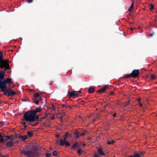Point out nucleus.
<instances>
[{
	"label": "nucleus",
	"instance_id": "f257e3e1",
	"mask_svg": "<svg viewBox=\"0 0 157 157\" xmlns=\"http://www.w3.org/2000/svg\"><path fill=\"white\" fill-rule=\"evenodd\" d=\"M34 114L32 110L26 112L23 117L24 118L23 121L25 120L26 121H28V124H31V122H33V121L34 120Z\"/></svg>",
	"mask_w": 157,
	"mask_h": 157
},
{
	"label": "nucleus",
	"instance_id": "f03ea898",
	"mask_svg": "<svg viewBox=\"0 0 157 157\" xmlns=\"http://www.w3.org/2000/svg\"><path fill=\"white\" fill-rule=\"evenodd\" d=\"M21 153L22 154L25 155L27 157H34L35 156L40 157L42 155L40 153L28 150L26 151L22 150Z\"/></svg>",
	"mask_w": 157,
	"mask_h": 157
},
{
	"label": "nucleus",
	"instance_id": "7ed1b4c3",
	"mask_svg": "<svg viewBox=\"0 0 157 157\" xmlns=\"http://www.w3.org/2000/svg\"><path fill=\"white\" fill-rule=\"evenodd\" d=\"M68 136V132H67L63 136L62 139H60L59 145L61 146H65L69 147L70 146V143L67 141V138Z\"/></svg>",
	"mask_w": 157,
	"mask_h": 157
},
{
	"label": "nucleus",
	"instance_id": "20e7f679",
	"mask_svg": "<svg viewBox=\"0 0 157 157\" xmlns=\"http://www.w3.org/2000/svg\"><path fill=\"white\" fill-rule=\"evenodd\" d=\"M0 67L1 69H2L3 68H5L4 71H3L5 72L7 70L10 69L9 63L6 62L4 60L1 63V64L0 65Z\"/></svg>",
	"mask_w": 157,
	"mask_h": 157
},
{
	"label": "nucleus",
	"instance_id": "39448f33",
	"mask_svg": "<svg viewBox=\"0 0 157 157\" xmlns=\"http://www.w3.org/2000/svg\"><path fill=\"white\" fill-rule=\"evenodd\" d=\"M140 74L139 70H134L131 73V75L133 78H135L138 77Z\"/></svg>",
	"mask_w": 157,
	"mask_h": 157
},
{
	"label": "nucleus",
	"instance_id": "423d86ee",
	"mask_svg": "<svg viewBox=\"0 0 157 157\" xmlns=\"http://www.w3.org/2000/svg\"><path fill=\"white\" fill-rule=\"evenodd\" d=\"M3 72V74L0 77V85L6 86L7 84L6 79L2 81L4 78V75H5V72Z\"/></svg>",
	"mask_w": 157,
	"mask_h": 157
},
{
	"label": "nucleus",
	"instance_id": "0eeeda50",
	"mask_svg": "<svg viewBox=\"0 0 157 157\" xmlns=\"http://www.w3.org/2000/svg\"><path fill=\"white\" fill-rule=\"evenodd\" d=\"M109 89V87L108 85H105L104 86L99 90L97 91L98 93L102 94L104 93L105 91L107 89Z\"/></svg>",
	"mask_w": 157,
	"mask_h": 157
},
{
	"label": "nucleus",
	"instance_id": "6e6552de",
	"mask_svg": "<svg viewBox=\"0 0 157 157\" xmlns=\"http://www.w3.org/2000/svg\"><path fill=\"white\" fill-rule=\"evenodd\" d=\"M73 135H74V138L75 140L78 139L80 136L79 132L76 130H75L73 132Z\"/></svg>",
	"mask_w": 157,
	"mask_h": 157
},
{
	"label": "nucleus",
	"instance_id": "1a4fd4ad",
	"mask_svg": "<svg viewBox=\"0 0 157 157\" xmlns=\"http://www.w3.org/2000/svg\"><path fill=\"white\" fill-rule=\"evenodd\" d=\"M76 92V91H73L71 92L70 93L69 92H68V93H69L68 94V96L69 97H76L78 95V94H76L75 93Z\"/></svg>",
	"mask_w": 157,
	"mask_h": 157
},
{
	"label": "nucleus",
	"instance_id": "9d476101",
	"mask_svg": "<svg viewBox=\"0 0 157 157\" xmlns=\"http://www.w3.org/2000/svg\"><path fill=\"white\" fill-rule=\"evenodd\" d=\"M97 149L98 150V154L100 155H105V154L104 153L102 147H100L99 148H98V147H97Z\"/></svg>",
	"mask_w": 157,
	"mask_h": 157
},
{
	"label": "nucleus",
	"instance_id": "9b49d317",
	"mask_svg": "<svg viewBox=\"0 0 157 157\" xmlns=\"http://www.w3.org/2000/svg\"><path fill=\"white\" fill-rule=\"evenodd\" d=\"M0 89H1L0 91L2 92H7L8 90L6 86L0 85Z\"/></svg>",
	"mask_w": 157,
	"mask_h": 157
},
{
	"label": "nucleus",
	"instance_id": "f8f14e48",
	"mask_svg": "<svg viewBox=\"0 0 157 157\" xmlns=\"http://www.w3.org/2000/svg\"><path fill=\"white\" fill-rule=\"evenodd\" d=\"M71 147L72 148H77L80 147V145L78 144L77 142H76L71 145Z\"/></svg>",
	"mask_w": 157,
	"mask_h": 157
},
{
	"label": "nucleus",
	"instance_id": "ddd939ff",
	"mask_svg": "<svg viewBox=\"0 0 157 157\" xmlns=\"http://www.w3.org/2000/svg\"><path fill=\"white\" fill-rule=\"evenodd\" d=\"M6 146L7 147H11L14 144V143L11 141H7L6 142Z\"/></svg>",
	"mask_w": 157,
	"mask_h": 157
},
{
	"label": "nucleus",
	"instance_id": "4468645a",
	"mask_svg": "<svg viewBox=\"0 0 157 157\" xmlns=\"http://www.w3.org/2000/svg\"><path fill=\"white\" fill-rule=\"evenodd\" d=\"M5 137H6L8 139H11L12 140H13L14 139H16V137H14L13 135L11 136H5V134H4Z\"/></svg>",
	"mask_w": 157,
	"mask_h": 157
},
{
	"label": "nucleus",
	"instance_id": "2eb2a0df",
	"mask_svg": "<svg viewBox=\"0 0 157 157\" xmlns=\"http://www.w3.org/2000/svg\"><path fill=\"white\" fill-rule=\"evenodd\" d=\"M34 113L36 114L38 112H40L42 110V109L41 108V107L40 106L39 107L37 108H36L35 110H32Z\"/></svg>",
	"mask_w": 157,
	"mask_h": 157
},
{
	"label": "nucleus",
	"instance_id": "dca6fc26",
	"mask_svg": "<svg viewBox=\"0 0 157 157\" xmlns=\"http://www.w3.org/2000/svg\"><path fill=\"white\" fill-rule=\"evenodd\" d=\"M40 147L38 146H36L34 145L33 146V147H32V149L35 151H36L40 149Z\"/></svg>",
	"mask_w": 157,
	"mask_h": 157
},
{
	"label": "nucleus",
	"instance_id": "f3484780",
	"mask_svg": "<svg viewBox=\"0 0 157 157\" xmlns=\"http://www.w3.org/2000/svg\"><path fill=\"white\" fill-rule=\"evenodd\" d=\"M19 138L21 139L23 141H25L28 138L27 135L25 136H21L19 137Z\"/></svg>",
	"mask_w": 157,
	"mask_h": 157
},
{
	"label": "nucleus",
	"instance_id": "a211bd4d",
	"mask_svg": "<svg viewBox=\"0 0 157 157\" xmlns=\"http://www.w3.org/2000/svg\"><path fill=\"white\" fill-rule=\"evenodd\" d=\"M33 96L35 98H33L32 100H37V98H38L40 96V94L37 93L34 94Z\"/></svg>",
	"mask_w": 157,
	"mask_h": 157
},
{
	"label": "nucleus",
	"instance_id": "6ab92c4d",
	"mask_svg": "<svg viewBox=\"0 0 157 157\" xmlns=\"http://www.w3.org/2000/svg\"><path fill=\"white\" fill-rule=\"evenodd\" d=\"M95 91V89L93 87H90L88 90L89 93H93Z\"/></svg>",
	"mask_w": 157,
	"mask_h": 157
},
{
	"label": "nucleus",
	"instance_id": "aec40b11",
	"mask_svg": "<svg viewBox=\"0 0 157 157\" xmlns=\"http://www.w3.org/2000/svg\"><path fill=\"white\" fill-rule=\"evenodd\" d=\"M34 120L33 121V122L39 120V116H36V114H35V113L34 114Z\"/></svg>",
	"mask_w": 157,
	"mask_h": 157
},
{
	"label": "nucleus",
	"instance_id": "412c9836",
	"mask_svg": "<svg viewBox=\"0 0 157 157\" xmlns=\"http://www.w3.org/2000/svg\"><path fill=\"white\" fill-rule=\"evenodd\" d=\"M3 57V55L2 54V52H0V65L1 64V63L3 60L2 59Z\"/></svg>",
	"mask_w": 157,
	"mask_h": 157
},
{
	"label": "nucleus",
	"instance_id": "4be33fe9",
	"mask_svg": "<svg viewBox=\"0 0 157 157\" xmlns=\"http://www.w3.org/2000/svg\"><path fill=\"white\" fill-rule=\"evenodd\" d=\"M27 135L29 137H32L33 135V133L31 131H29L27 132Z\"/></svg>",
	"mask_w": 157,
	"mask_h": 157
},
{
	"label": "nucleus",
	"instance_id": "5701e85b",
	"mask_svg": "<svg viewBox=\"0 0 157 157\" xmlns=\"http://www.w3.org/2000/svg\"><path fill=\"white\" fill-rule=\"evenodd\" d=\"M132 76L131 75V74H127L126 75H124L123 76V77L124 78H131Z\"/></svg>",
	"mask_w": 157,
	"mask_h": 157
},
{
	"label": "nucleus",
	"instance_id": "b1692460",
	"mask_svg": "<svg viewBox=\"0 0 157 157\" xmlns=\"http://www.w3.org/2000/svg\"><path fill=\"white\" fill-rule=\"evenodd\" d=\"M154 5L153 4H150L149 5V6L151 7V8H149L150 10L151 11H152V10H153L154 9Z\"/></svg>",
	"mask_w": 157,
	"mask_h": 157
},
{
	"label": "nucleus",
	"instance_id": "393cba45",
	"mask_svg": "<svg viewBox=\"0 0 157 157\" xmlns=\"http://www.w3.org/2000/svg\"><path fill=\"white\" fill-rule=\"evenodd\" d=\"M8 140L7 139H4L2 138H1L0 140V143H4Z\"/></svg>",
	"mask_w": 157,
	"mask_h": 157
},
{
	"label": "nucleus",
	"instance_id": "a878e982",
	"mask_svg": "<svg viewBox=\"0 0 157 157\" xmlns=\"http://www.w3.org/2000/svg\"><path fill=\"white\" fill-rule=\"evenodd\" d=\"M151 80H153L156 79V76L154 74L151 75Z\"/></svg>",
	"mask_w": 157,
	"mask_h": 157
},
{
	"label": "nucleus",
	"instance_id": "bb28decb",
	"mask_svg": "<svg viewBox=\"0 0 157 157\" xmlns=\"http://www.w3.org/2000/svg\"><path fill=\"white\" fill-rule=\"evenodd\" d=\"M77 152L79 155H81L83 152V150L80 148L78 150Z\"/></svg>",
	"mask_w": 157,
	"mask_h": 157
},
{
	"label": "nucleus",
	"instance_id": "cd10ccee",
	"mask_svg": "<svg viewBox=\"0 0 157 157\" xmlns=\"http://www.w3.org/2000/svg\"><path fill=\"white\" fill-rule=\"evenodd\" d=\"M114 143V141L113 140H112L111 141H108L107 143V144L108 145H110L113 144Z\"/></svg>",
	"mask_w": 157,
	"mask_h": 157
},
{
	"label": "nucleus",
	"instance_id": "c85d7f7f",
	"mask_svg": "<svg viewBox=\"0 0 157 157\" xmlns=\"http://www.w3.org/2000/svg\"><path fill=\"white\" fill-rule=\"evenodd\" d=\"M52 155L54 156H56L58 155V152L56 151H54L52 153Z\"/></svg>",
	"mask_w": 157,
	"mask_h": 157
},
{
	"label": "nucleus",
	"instance_id": "c756f323",
	"mask_svg": "<svg viewBox=\"0 0 157 157\" xmlns=\"http://www.w3.org/2000/svg\"><path fill=\"white\" fill-rule=\"evenodd\" d=\"M6 80L7 81V83H8L9 84H10V83L12 82L11 80V79H10L9 78H6Z\"/></svg>",
	"mask_w": 157,
	"mask_h": 157
},
{
	"label": "nucleus",
	"instance_id": "7c9ffc66",
	"mask_svg": "<svg viewBox=\"0 0 157 157\" xmlns=\"http://www.w3.org/2000/svg\"><path fill=\"white\" fill-rule=\"evenodd\" d=\"M87 132V131L86 130L84 132L80 133V136H83L85 135Z\"/></svg>",
	"mask_w": 157,
	"mask_h": 157
},
{
	"label": "nucleus",
	"instance_id": "2f4dec72",
	"mask_svg": "<svg viewBox=\"0 0 157 157\" xmlns=\"http://www.w3.org/2000/svg\"><path fill=\"white\" fill-rule=\"evenodd\" d=\"M72 133H71L70 134H69V132H68V136L70 137V138H74V135H73Z\"/></svg>",
	"mask_w": 157,
	"mask_h": 157
},
{
	"label": "nucleus",
	"instance_id": "473e14b6",
	"mask_svg": "<svg viewBox=\"0 0 157 157\" xmlns=\"http://www.w3.org/2000/svg\"><path fill=\"white\" fill-rule=\"evenodd\" d=\"M33 100L32 102H34V103H36L37 105H38L39 102V100Z\"/></svg>",
	"mask_w": 157,
	"mask_h": 157
},
{
	"label": "nucleus",
	"instance_id": "72a5a7b5",
	"mask_svg": "<svg viewBox=\"0 0 157 157\" xmlns=\"http://www.w3.org/2000/svg\"><path fill=\"white\" fill-rule=\"evenodd\" d=\"M7 92H8V94H7L8 97H9V96L12 97L11 93V91H9L8 90Z\"/></svg>",
	"mask_w": 157,
	"mask_h": 157
},
{
	"label": "nucleus",
	"instance_id": "f704fd0d",
	"mask_svg": "<svg viewBox=\"0 0 157 157\" xmlns=\"http://www.w3.org/2000/svg\"><path fill=\"white\" fill-rule=\"evenodd\" d=\"M134 3H132V4L130 7L129 8V9H130L131 10L133 9L134 7Z\"/></svg>",
	"mask_w": 157,
	"mask_h": 157
},
{
	"label": "nucleus",
	"instance_id": "c9c22d12",
	"mask_svg": "<svg viewBox=\"0 0 157 157\" xmlns=\"http://www.w3.org/2000/svg\"><path fill=\"white\" fill-rule=\"evenodd\" d=\"M46 157H51L52 155L51 153L49 154L48 153H47L46 154Z\"/></svg>",
	"mask_w": 157,
	"mask_h": 157
},
{
	"label": "nucleus",
	"instance_id": "e433bc0d",
	"mask_svg": "<svg viewBox=\"0 0 157 157\" xmlns=\"http://www.w3.org/2000/svg\"><path fill=\"white\" fill-rule=\"evenodd\" d=\"M11 93L12 97H13L14 95H15L16 94V93L13 90H12L11 91Z\"/></svg>",
	"mask_w": 157,
	"mask_h": 157
},
{
	"label": "nucleus",
	"instance_id": "4c0bfd02",
	"mask_svg": "<svg viewBox=\"0 0 157 157\" xmlns=\"http://www.w3.org/2000/svg\"><path fill=\"white\" fill-rule=\"evenodd\" d=\"M52 107H50L49 108L51 109H53V110H54L55 109V108H54V104H52Z\"/></svg>",
	"mask_w": 157,
	"mask_h": 157
},
{
	"label": "nucleus",
	"instance_id": "58836bf2",
	"mask_svg": "<svg viewBox=\"0 0 157 157\" xmlns=\"http://www.w3.org/2000/svg\"><path fill=\"white\" fill-rule=\"evenodd\" d=\"M4 137V134L2 135L1 134V133H0V139L1 138H2Z\"/></svg>",
	"mask_w": 157,
	"mask_h": 157
},
{
	"label": "nucleus",
	"instance_id": "ea45409f",
	"mask_svg": "<svg viewBox=\"0 0 157 157\" xmlns=\"http://www.w3.org/2000/svg\"><path fill=\"white\" fill-rule=\"evenodd\" d=\"M46 118V117H43L41 118L39 120V121L41 122L43 119H44Z\"/></svg>",
	"mask_w": 157,
	"mask_h": 157
},
{
	"label": "nucleus",
	"instance_id": "a19ab883",
	"mask_svg": "<svg viewBox=\"0 0 157 157\" xmlns=\"http://www.w3.org/2000/svg\"><path fill=\"white\" fill-rule=\"evenodd\" d=\"M21 100L23 101H27V100L26 98H23L21 99Z\"/></svg>",
	"mask_w": 157,
	"mask_h": 157
},
{
	"label": "nucleus",
	"instance_id": "79ce46f5",
	"mask_svg": "<svg viewBox=\"0 0 157 157\" xmlns=\"http://www.w3.org/2000/svg\"><path fill=\"white\" fill-rule=\"evenodd\" d=\"M32 123L33 122H31V124L30 125H31L33 127H34L37 125L35 123L34 124H33Z\"/></svg>",
	"mask_w": 157,
	"mask_h": 157
},
{
	"label": "nucleus",
	"instance_id": "37998d69",
	"mask_svg": "<svg viewBox=\"0 0 157 157\" xmlns=\"http://www.w3.org/2000/svg\"><path fill=\"white\" fill-rule=\"evenodd\" d=\"M94 157H99V156L98 155V154L96 153H95L94 154Z\"/></svg>",
	"mask_w": 157,
	"mask_h": 157
},
{
	"label": "nucleus",
	"instance_id": "c03bdc74",
	"mask_svg": "<svg viewBox=\"0 0 157 157\" xmlns=\"http://www.w3.org/2000/svg\"><path fill=\"white\" fill-rule=\"evenodd\" d=\"M4 92V95H7V94H8V92H7L6 91H4V92Z\"/></svg>",
	"mask_w": 157,
	"mask_h": 157
},
{
	"label": "nucleus",
	"instance_id": "a18cd8bd",
	"mask_svg": "<svg viewBox=\"0 0 157 157\" xmlns=\"http://www.w3.org/2000/svg\"><path fill=\"white\" fill-rule=\"evenodd\" d=\"M137 100L138 101V102H139V104H140V98H138L137 99Z\"/></svg>",
	"mask_w": 157,
	"mask_h": 157
},
{
	"label": "nucleus",
	"instance_id": "49530a36",
	"mask_svg": "<svg viewBox=\"0 0 157 157\" xmlns=\"http://www.w3.org/2000/svg\"><path fill=\"white\" fill-rule=\"evenodd\" d=\"M69 106L67 105V104H65V107L66 108H68Z\"/></svg>",
	"mask_w": 157,
	"mask_h": 157
},
{
	"label": "nucleus",
	"instance_id": "de8ad7c7",
	"mask_svg": "<svg viewBox=\"0 0 157 157\" xmlns=\"http://www.w3.org/2000/svg\"><path fill=\"white\" fill-rule=\"evenodd\" d=\"M10 86H9V88L8 89V91H11L12 90H13L11 88H10Z\"/></svg>",
	"mask_w": 157,
	"mask_h": 157
},
{
	"label": "nucleus",
	"instance_id": "09e8293b",
	"mask_svg": "<svg viewBox=\"0 0 157 157\" xmlns=\"http://www.w3.org/2000/svg\"><path fill=\"white\" fill-rule=\"evenodd\" d=\"M26 1L29 3H31L32 2V0H27Z\"/></svg>",
	"mask_w": 157,
	"mask_h": 157
},
{
	"label": "nucleus",
	"instance_id": "8fccbe9b",
	"mask_svg": "<svg viewBox=\"0 0 157 157\" xmlns=\"http://www.w3.org/2000/svg\"><path fill=\"white\" fill-rule=\"evenodd\" d=\"M129 104L128 103H127V102H126V103L125 104V105H124V106H127Z\"/></svg>",
	"mask_w": 157,
	"mask_h": 157
},
{
	"label": "nucleus",
	"instance_id": "3c124183",
	"mask_svg": "<svg viewBox=\"0 0 157 157\" xmlns=\"http://www.w3.org/2000/svg\"><path fill=\"white\" fill-rule=\"evenodd\" d=\"M4 123V122H2V121H0V124L3 125Z\"/></svg>",
	"mask_w": 157,
	"mask_h": 157
},
{
	"label": "nucleus",
	"instance_id": "603ef678",
	"mask_svg": "<svg viewBox=\"0 0 157 157\" xmlns=\"http://www.w3.org/2000/svg\"><path fill=\"white\" fill-rule=\"evenodd\" d=\"M26 99L27 100V101H28L29 102H30V100L29 98V97H27Z\"/></svg>",
	"mask_w": 157,
	"mask_h": 157
},
{
	"label": "nucleus",
	"instance_id": "864d4df0",
	"mask_svg": "<svg viewBox=\"0 0 157 157\" xmlns=\"http://www.w3.org/2000/svg\"><path fill=\"white\" fill-rule=\"evenodd\" d=\"M21 124L23 125H25V124H26V122H22L21 123Z\"/></svg>",
	"mask_w": 157,
	"mask_h": 157
},
{
	"label": "nucleus",
	"instance_id": "5fc2aeb1",
	"mask_svg": "<svg viewBox=\"0 0 157 157\" xmlns=\"http://www.w3.org/2000/svg\"><path fill=\"white\" fill-rule=\"evenodd\" d=\"M114 94V93L113 92V91H111L110 92V94L111 95H113Z\"/></svg>",
	"mask_w": 157,
	"mask_h": 157
},
{
	"label": "nucleus",
	"instance_id": "6e6d98bb",
	"mask_svg": "<svg viewBox=\"0 0 157 157\" xmlns=\"http://www.w3.org/2000/svg\"><path fill=\"white\" fill-rule=\"evenodd\" d=\"M72 106H69L68 109H72Z\"/></svg>",
	"mask_w": 157,
	"mask_h": 157
},
{
	"label": "nucleus",
	"instance_id": "4d7b16f0",
	"mask_svg": "<svg viewBox=\"0 0 157 157\" xmlns=\"http://www.w3.org/2000/svg\"><path fill=\"white\" fill-rule=\"evenodd\" d=\"M37 121V122H36V123H36V124H39V122H40V121H39V120H38Z\"/></svg>",
	"mask_w": 157,
	"mask_h": 157
},
{
	"label": "nucleus",
	"instance_id": "13d9d810",
	"mask_svg": "<svg viewBox=\"0 0 157 157\" xmlns=\"http://www.w3.org/2000/svg\"><path fill=\"white\" fill-rule=\"evenodd\" d=\"M76 92H77V93H81V91L80 90L78 91H76Z\"/></svg>",
	"mask_w": 157,
	"mask_h": 157
},
{
	"label": "nucleus",
	"instance_id": "bf43d9fd",
	"mask_svg": "<svg viewBox=\"0 0 157 157\" xmlns=\"http://www.w3.org/2000/svg\"><path fill=\"white\" fill-rule=\"evenodd\" d=\"M24 125V129L27 128L28 127V126L27 125H26V124H25Z\"/></svg>",
	"mask_w": 157,
	"mask_h": 157
},
{
	"label": "nucleus",
	"instance_id": "052dcab7",
	"mask_svg": "<svg viewBox=\"0 0 157 157\" xmlns=\"http://www.w3.org/2000/svg\"><path fill=\"white\" fill-rule=\"evenodd\" d=\"M63 116H61L60 117V119L61 121H62V120L63 119Z\"/></svg>",
	"mask_w": 157,
	"mask_h": 157
},
{
	"label": "nucleus",
	"instance_id": "680f3d73",
	"mask_svg": "<svg viewBox=\"0 0 157 157\" xmlns=\"http://www.w3.org/2000/svg\"><path fill=\"white\" fill-rule=\"evenodd\" d=\"M153 35V34L152 33V34H149L148 35V36H152Z\"/></svg>",
	"mask_w": 157,
	"mask_h": 157
},
{
	"label": "nucleus",
	"instance_id": "e2e57ef3",
	"mask_svg": "<svg viewBox=\"0 0 157 157\" xmlns=\"http://www.w3.org/2000/svg\"><path fill=\"white\" fill-rule=\"evenodd\" d=\"M65 104H62V106L63 108L64 107H65Z\"/></svg>",
	"mask_w": 157,
	"mask_h": 157
},
{
	"label": "nucleus",
	"instance_id": "0e129e2a",
	"mask_svg": "<svg viewBox=\"0 0 157 157\" xmlns=\"http://www.w3.org/2000/svg\"><path fill=\"white\" fill-rule=\"evenodd\" d=\"M5 61L6 62V63H8V62H9V60L8 59H6Z\"/></svg>",
	"mask_w": 157,
	"mask_h": 157
},
{
	"label": "nucleus",
	"instance_id": "69168bd1",
	"mask_svg": "<svg viewBox=\"0 0 157 157\" xmlns=\"http://www.w3.org/2000/svg\"><path fill=\"white\" fill-rule=\"evenodd\" d=\"M45 115H46L45 117H46L48 116V115L46 113H45Z\"/></svg>",
	"mask_w": 157,
	"mask_h": 157
},
{
	"label": "nucleus",
	"instance_id": "338daca9",
	"mask_svg": "<svg viewBox=\"0 0 157 157\" xmlns=\"http://www.w3.org/2000/svg\"><path fill=\"white\" fill-rule=\"evenodd\" d=\"M140 105V107H142V103H140V104H139Z\"/></svg>",
	"mask_w": 157,
	"mask_h": 157
},
{
	"label": "nucleus",
	"instance_id": "774afa93",
	"mask_svg": "<svg viewBox=\"0 0 157 157\" xmlns=\"http://www.w3.org/2000/svg\"><path fill=\"white\" fill-rule=\"evenodd\" d=\"M113 116L114 117H115L116 116V114L115 113L113 115Z\"/></svg>",
	"mask_w": 157,
	"mask_h": 157
}]
</instances>
